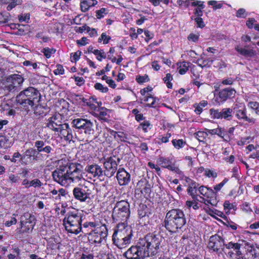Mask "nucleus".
<instances>
[{"label":"nucleus","instance_id":"36","mask_svg":"<svg viewBox=\"0 0 259 259\" xmlns=\"http://www.w3.org/2000/svg\"><path fill=\"white\" fill-rule=\"evenodd\" d=\"M172 144L176 148L179 149L180 148L184 147L186 144V142L182 139H179L178 140L175 139L172 141Z\"/></svg>","mask_w":259,"mask_h":259},{"label":"nucleus","instance_id":"52","mask_svg":"<svg viewBox=\"0 0 259 259\" xmlns=\"http://www.w3.org/2000/svg\"><path fill=\"white\" fill-rule=\"evenodd\" d=\"M224 207L225 210L229 211L232 209H235L236 206L233 204L230 203L229 201H225L224 203Z\"/></svg>","mask_w":259,"mask_h":259},{"label":"nucleus","instance_id":"7","mask_svg":"<svg viewBox=\"0 0 259 259\" xmlns=\"http://www.w3.org/2000/svg\"><path fill=\"white\" fill-rule=\"evenodd\" d=\"M130 215V204L125 200L117 202L112 211V217L115 221H125Z\"/></svg>","mask_w":259,"mask_h":259},{"label":"nucleus","instance_id":"34","mask_svg":"<svg viewBox=\"0 0 259 259\" xmlns=\"http://www.w3.org/2000/svg\"><path fill=\"white\" fill-rule=\"evenodd\" d=\"M208 134L206 132L199 131L196 133V138L203 143H205V140Z\"/></svg>","mask_w":259,"mask_h":259},{"label":"nucleus","instance_id":"11","mask_svg":"<svg viewBox=\"0 0 259 259\" xmlns=\"http://www.w3.org/2000/svg\"><path fill=\"white\" fill-rule=\"evenodd\" d=\"M91 191L86 185H79L73 190V194L74 198L81 202H84L90 198Z\"/></svg>","mask_w":259,"mask_h":259},{"label":"nucleus","instance_id":"47","mask_svg":"<svg viewBox=\"0 0 259 259\" xmlns=\"http://www.w3.org/2000/svg\"><path fill=\"white\" fill-rule=\"evenodd\" d=\"M95 89L101 91L102 93H107L108 91V89L107 87H103L100 83H96L94 85Z\"/></svg>","mask_w":259,"mask_h":259},{"label":"nucleus","instance_id":"18","mask_svg":"<svg viewBox=\"0 0 259 259\" xmlns=\"http://www.w3.org/2000/svg\"><path fill=\"white\" fill-rule=\"evenodd\" d=\"M235 93V90L232 88L224 89L219 92L215 100L219 103H223L228 99L233 97Z\"/></svg>","mask_w":259,"mask_h":259},{"label":"nucleus","instance_id":"60","mask_svg":"<svg viewBox=\"0 0 259 259\" xmlns=\"http://www.w3.org/2000/svg\"><path fill=\"white\" fill-rule=\"evenodd\" d=\"M20 178L13 174H11L9 177V180L12 183H17L19 181Z\"/></svg>","mask_w":259,"mask_h":259},{"label":"nucleus","instance_id":"3","mask_svg":"<svg viewBox=\"0 0 259 259\" xmlns=\"http://www.w3.org/2000/svg\"><path fill=\"white\" fill-rule=\"evenodd\" d=\"M65 229L69 233L77 234L82 232L85 233V230L81 228L82 215L78 210L69 212L63 219Z\"/></svg>","mask_w":259,"mask_h":259},{"label":"nucleus","instance_id":"40","mask_svg":"<svg viewBox=\"0 0 259 259\" xmlns=\"http://www.w3.org/2000/svg\"><path fill=\"white\" fill-rule=\"evenodd\" d=\"M172 80V75L170 73H167L166 76L163 78L165 83H166V86L168 88H172V83L170 81Z\"/></svg>","mask_w":259,"mask_h":259},{"label":"nucleus","instance_id":"27","mask_svg":"<svg viewBox=\"0 0 259 259\" xmlns=\"http://www.w3.org/2000/svg\"><path fill=\"white\" fill-rule=\"evenodd\" d=\"M137 186H139V188H137V190H140V192L145 196L150 194L151 192V186L148 183H145L143 181L139 182Z\"/></svg>","mask_w":259,"mask_h":259},{"label":"nucleus","instance_id":"19","mask_svg":"<svg viewBox=\"0 0 259 259\" xmlns=\"http://www.w3.org/2000/svg\"><path fill=\"white\" fill-rule=\"evenodd\" d=\"M243 243L246 246H249V243L243 240H239L238 242L235 243L232 241L226 242L224 244V246L228 249H233L235 251V254H240L242 253L240 250L242 246L243 245Z\"/></svg>","mask_w":259,"mask_h":259},{"label":"nucleus","instance_id":"16","mask_svg":"<svg viewBox=\"0 0 259 259\" xmlns=\"http://www.w3.org/2000/svg\"><path fill=\"white\" fill-rule=\"evenodd\" d=\"M25 93L27 95L28 99V105L30 107H33L36 103L38 102L40 98L39 92L32 87H29L25 90Z\"/></svg>","mask_w":259,"mask_h":259},{"label":"nucleus","instance_id":"51","mask_svg":"<svg viewBox=\"0 0 259 259\" xmlns=\"http://www.w3.org/2000/svg\"><path fill=\"white\" fill-rule=\"evenodd\" d=\"M53 72L56 75H62L64 74V70L61 65L57 64L56 65V69H55Z\"/></svg>","mask_w":259,"mask_h":259},{"label":"nucleus","instance_id":"9","mask_svg":"<svg viewBox=\"0 0 259 259\" xmlns=\"http://www.w3.org/2000/svg\"><path fill=\"white\" fill-rule=\"evenodd\" d=\"M120 162V159L115 156L110 157L105 160L103 162L105 170L104 175L111 178L112 177L117 169L118 163Z\"/></svg>","mask_w":259,"mask_h":259},{"label":"nucleus","instance_id":"28","mask_svg":"<svg viewBox=\"0 0 259 259\" xmlns=\"http://www.w3.org/2000/svg\"><path fill=\"white\" fill-rule=\"evenodd\" d=\"M97 3L96 0H83L80 3V9L82 12H85L90 7L95 6Z\"/></svg>","mask_w":259,"mask_h":259},{"label":"nucleus","instance_id":"56","mask_svg":"<svg viewBox=\"0 0 259 259\" xmlns=\"http://www.w3.org/2000/svg\"><path fill=\"white\" fill-rule=\"evenodd\" d=\"M194 20L196 22L198 27L203 28L205 26L203 19L201 17H197L194 19Z\"/></svg>","mask_w":259,"mask_h":259},{"label":"nucleus","instance_id":"33","mask_svg":"<svg viewBox=\"0 0 259 259\" xmlns=\"http://www.w3.org/2000/svg\"><path fill=\"white\" fill-rule=\"evenodd\" d=\"M188 63L185 61L178 63L179 65V72L180 74H184L188 70Z\"/></svg>","mask_w":259,"mask_h":259},{"label":"nucleus","instance_id":"23","mask_svg":"<svg viewBox=\"0 0 259 259\" xmlns=\"http://www.w3.org/2000/svg\"><path fill=\"white\" fill-rule=\"evenodd\" d=\"M58 132L60 133V136L61 138L63 137L66 141L70 142L72 140V132L68 123H64L58 129Z\"/></svg>","mask_w":259,"mask_h":259},{"label":"nucleus","instance_id":"17","mask_svg":"<svg viewBox=\"0 0 259 259\" xmlns=\"http://www.w3.org/2000/svg\"><path fill=\"white\" fill-rule=\"evenodd\" d=\"M60 114H55L48 120L47 126L54 132H58V129L64 124L61 121Z\"/></svg>","mask_w":259,"mask_h":259},{"label":"nucleus","instance_id":"20","mask_svg":"<svg viewBox=\"0 0 259 259\" xmlns=\"http://www.w3.org/2000/svg\"><path fill=\"white\" fill-rule=\"evenodd\" d=\"M235 49L240 55L245 58H252L256 55V52L251 49L249 46H245L244 47H242L238 45L235 47Z\"/></svg>","mask_w":259,"mask_h":259},{"label":"nucleus","instance_id":"35","mask_svg":"<svg viewBox=\"0 0 259 259\" xmlns=\"http://www.w3.org/2000/svg\"><path fill=\"white\" fill-rule=\"evenodd\" d=\"M93 53L97 56V59L99 61H101L102 59H105L106 56L103 50H94Z\"/></svg>","mask_w":259,"mask_h":259},{"label":"nucleus","instance_id":"22","mask_svg":"<svg viewBox=\"0 0 259 259\" xmlns=\"http://www.w3.org/2000/svg\"><path fill=\"white\" fill-rule=\"evenodd\" d=\"M85 170L93 177H101L104 176V171L102 168L96 163L87 165Z\"/></svg>","mask_w":259,"mask_h":259},{"label":"nucleus","instance_id":"4","mask_svg":"<svg viewBox=\"0 0 259 259\" xmlns=\"http://www.w3.org/2000/svg\"><path fill=\"white\" fill-rule=\"evenodd\" d=\"M46 141L37 140L34 143V146L36 150L33 148H29L26 150L24 155L21 156V160L25 164H27L28 160L25 161L26 158L35 160V154L37 153H44L48 154H52L54 152L55 146L54 144L48 145Z\"/></svg>","mask_w":259,"mask_h":259},{"label":"nucleus","instance_id":"31","mask_svg":"<svg viewBox=\"0 0 259 259\" xmlns=\"http://www.w3.org/2000/svg\"><path fill=\"white\" fill-rule=\"evenodd\" d=\"M233 110L231 108H224L221 110V118L230 120L232 118Z\"/></svg>","mask_w":259,"mask_h":259},{"label":"nucleus","instance_id":"12","mask_svg":"<svg viewBox=\"0 0 259 259\" xmlns=\"http://www.w3.org/2000/svg\"><path fill=\"white\" fill-rule=\"evenodd\" d=\"M157 162L159 165H161L162 167L167 168L168 169L179 175L180 178H183L184 177L183 171H182L178 166L173 163L169 158L160 157L157 159Z\"/></svg>","mask_w":259,"mask_h":259},{"label":"nucleus","instance_id":"49","mask_svg":"<svg viewBox=\"0 0 259 259\" xmlns=\"http://www.w3.org/2000/svg\"><path fill=\"white\" fill-rule=\"evenodd\" d=\"M186 205L188 208L192 207L195 210L198 209L199 208L198 203L195 201H187L186 202Z\"/></svg>","mask_w":259,"mask_h":259},{"label":"nucleus","instance_id":"5","mask_svg":"<svg viewBox=\"0 0 259 259\" xmlns=\"http://www.w3.org/2000/svg\"><path fill=\"white\" fill-rule=\"evenodd\" d=\"M25 79L22 75L13 74L8 76L0 90H3V94L7 95L11 93L18 92L22 89V84Z\"/></svg>","mask_w":259,"mask_h":259},{"label":"nucleus","instance_id":"59","mask_svg":"<svg viewBox=\"0 0 259 259\" xmlns=\"http://www.w3.org/2000/svg\"><path fill=\"white\" fill-rule=\"evenodd\" d=\"M177 4L181 7H188L190 4V1L189 0H178Z\"/></svg>","mask_w":259,"mask_h":259},{"label":"nucleus","instance_id":"44","mask_svg":"<svg viewBox=\"0 0 259 259\" xmlns=\"http://www.w3.org/2000/svg\"><path fill=\"white\" fill-rule=\"evenodd\" d=\"M151 124L149 121L145 120L141 122L140 124L139 127H141L144 132H148V128H150Z\"/></svg>","mask_w":259,"mask_h":259},{"label":"nucleus","instance_id":"32","mask_svg":"<svg viewBox=\"0 0 259 259\" xmlns=\"http://www.w3.org/2000/svg\"><path fill=\"white\" fill-rule=\"evenodd\" d=\"M207 105L206 101H201L199 103L195 104L193 106L195 108V112L197 114H200L202 112V107H205Z\"/></svg>","mask_w":259,"mask_h":259},{"label":"nucleus","instance_id":"8","mask_svg":"<svg viewBox=\"0 0 259 259\" xmlns=\"http://www.w3.org/2000/svg\"><path fill=\"white\" fill-rule=\"evenodd\" d=\"M147 251L145 248H143L141 245H140L138 241L136 245L132 246L128 248L124 253L123 256L126 259H145L150 256Z\"/></svg>","mask_w":259,"mask_h":259},{"label":"nucleus","instance_id":"30","mask_svg":"<svg viewBox=\"0 0 259 259\" xmlns=\"http://www.w3.org/2000/svg\"><path fill=\"white\" fill-rule=\"evenodd\" d=\"M236 116L238 119H242L248 122H251L252 120L247 117L245 109H239L236 111Z\"/></svg>","mask_w":259,"mask_h":259},{"label":"nucleus","instance_id":"29","mask_svg":"<svg viewBox=\"0 0 259 259\" xmlns=\"http://www.w3.org/2000/svg\"><path fill=\"white\" fill-rule=\"evenodd\" d=\"M250 249H248V252L251 253L254 258H259V245L257 244H250L248 246Z\"/></svg>","mask_w":259,"mask_h":259},{"label":"nucleus","instance_id":"62","mask_svg":"<svg viewBox=\"0 0 259 259\" xmlns=\"http://www.w3.org/2000/svg\"><path fill=\"white\" fill-rule=\"evenodd\" d=\"M7 140L4 136H0V147L6 148L7 147Z\"/></svg>","mask_w":259,"mask_h":259},{"label":"nucleus","instance_id":"15","mask_svg":"<svg viewBox=\"0 0 259 259\" xmlns=\"http://www.w3.org/2000/svg\"><path fill=\"white\" fill-rule=\"evenodd\" d=\"M225 242L222 237L215 234L210 237L208 243V247L213 251L218 252L220 248L224 246Z\"/></svg>","mask_w":259,"mask_h":259},{"label":"nucleus","instance_id":"45","mask_svg":"<svg viewBox=\"0 0 259 259\" xmlns=\"http://www.w3.org/2000/svg\"><path fill=\"white\" fill-rule=\"evenodd\" d=\"M208 4L213 7V9L216 10L217 9H221L223 7L222 3H218L215 1H208Z\"/></svg>","mask_w":259,"mask_h":259},{"label":"nucleus","instance_id":"26","mask_svg":"<svg viewBox=\"0 0 259 259\" xmlns=\"http://www.w3.org/2000/svg\"><path fill=\"white\" fill-rule=\"evenodd\" d=\"M199 192L202 195L208 198H213L217 196V193L211 188L202 186L199 188Z\"/></svg>","mask_w":259,"mask_h":259},{"label":"nucleus","instance_id":"24","mask_svg":"<svg viewBox=\"0 0 259 259\" xmlns=\"http://www.w3.org/2000/svg\"><path fill=\"white\" fill-rule=\"evenodd\" d=\"M132 238L123 237L121 238H112L113 242L119 248H123L131 242Z\"/></svg>","mask_w":259,"mask_h":259},{"label":"nucleus","instance_id":"54","mask_svg":"<svg viewBox=\"0 0 259 259\" xmlns=\"http://www.w3.org/2000/svg\"><path fill=\"white\" fill-rule=\"evenodd\" d=\"M18 19L20 22H28L30 19V15L29 14H25L23 15H20L18 16Z\"/></svg>","mask_w":259,"mask_h":259},{"label":"nucleus","instance_id":"38","mask_svg":"<svg viewBox=\"0 0 259 259\" xmlns=\"http://www.w3.org/2000/svg\"><path fill=\"white\" fill-rule=\"evenodd\" d=\"M42 52L44 54V55L47 58H49L51 55L56 52V50L53 48H44Z\"/></svg>","mask_w":259,"mask_h":259},{"label":"nucleus","instance_id":"2","mask_svg":"<svg viewBox=\"0 0 259 259\" xmlns=\"http://www.w3.org/2000/svg\"><path fill=\"white\" fill-rule=\"evenodd\" d=\"M186 223L184 212L180 209H172L168 211L165 215L163 226L170 232H176Z\"/></svg>","mask_w":259,"mask_h":259},{"label":"nucleus","instance_id":"25","mask_svg":"<svg viewBox=\"0 0 259 259\" xmlns=\"http://www.w3.org/2000/svg\"><path fill=\"white\" fill-rule=\"evenodd\" d=\"M27 95L25 93V90L21 92L16 97V101L24 107L28 108L30 105H28V99L27 97Z\"/></svg>","mask_w":259,"mask_h":259},{"label":"nucleus","instance_id":"42","mask_svg":"<svg viewBox=\"0 0 259 259\" xmlns=\"http://www.w3.org/2000/svg\"><path fill=\"white\" fill-rule=\"evenodd\" d=\"M117 135H115V139L116 140H119L121 142H126L127 139V136L123 132H118V133H116Z\"/></svg>","mask_w":259,"mask_h":259},{"label":"nucleus","instance_id":"6","mask_svg":"<svg viewBox=\"0 0 259 259\" xmlns=\"http://www.w3.org/2000/svg\"><path fill=\"white\" fill-rule=\"evenodd\" d=\"M140 245L145 248L149 256L155 255L159 248L160 241L158 237L153 234H148L144 238H140L139 240Z\"/></svg>","mask_w":259,"mask_h":259},{"label":"nucleus","instance_id":"64","mask_svg":"<svg viewBox=\"0 0 259 259\" xmlns=\"http://www.w3.org/2000/svg\"><path fill=\"white\" fill-rule=\"evenodd\" d=\"M221 138L224 139L225 141H229L232 137L227 133V131H226L224 128V133L222 135Z\"/></svg>","mask_w":259,"mask_h":259},{"label":"nucleus","instance_id":"43","mask_svg":"<svg viewBox=\"0 0 259 259\" xmlns=\"http://www.w3.org/2000/svg\"><path fill=\"white\" fill-rule=\"evenodd\" d=\"M29 184L30 187L32 186L34 188L41 187L43 183L38 179H35L30 181Z\"/></svg>","mask_w":259,"mask_h":259},{"label":"nucleus","instance_id":"57","mask_svg":"<svg viewBox=\"0 0 259 259\" xmlns=\"http://www.w3.org/2000/svg\"><path fill=\"white\" fill-rule=\"evenodd\" d=\"M149 80L148 75L139 76L136 78L137 81L139 83H143Z\"/></svg>","mask_w":259,"mask_h":259},{"label":"nucleus","instance_id":"14","mask_svg":"<svg viewBox=\"0 0 259 259\" xmlns=\"http://www.w3.org/2000/svg\"><path fill=\"white\" fill-rule=\"evenodd\" d=\"M34 219V216L28 212L25 213L21 216L20 226L22 233L26 232L30 229L31 230L33 229L34 224H32V222Z\"/></svg>","mask_w":259,"mask_h":259},{"label":"nucleus","instance_id":"39","mask_svg":"<svg viewBox=\"0 0 259 259\" xmlns=\"http://www.w3.org/2000/svg\"><path fill=\"white\" fill-rule=\"evenodd\" d=\"M209 112L213 119L221 118V111H219V110L218 109H210L209 110Z\"/></svg>","mask_w":259,"mask_h":259},{"label":"nucleus","instance_id":"48","mask_svg":"<svg viewBox=\"0 0 259 259\" xmlns=\"http://www.w3.org/2000/svg\"><path fill=\"white\" fill-rule=\"evenodd\" d=\"M236 17L238 18H246L247 16V13L243 8L239 9L236 13Z\"/></svg>","mask_w":259,"mask_h":259},{"label":"nucleus","instance_id":"46","mask_svg":"<svg viewBox=\"0 0 259 259\" xmlns=\"http://www.w3.org/2000/svg\"><path fill=\"white\" fill-rule=\"evenodd\" d=\"M44 113V107L40 105H36L34 109V114L40 116Z\"/></svg>","mask_w":259,"mask_h":259},{"label":"nucleus","instance_id":"63","mask_svg":"<svg viewBox=\"0 0 259 259\" xmlns=\"http://www.w3.org/2000/svg\"><path fill=\"white\" fill-rule=\"evenodd\" d=\"M213 135H217L219 137H221L222 135L224 133V128H217L215 129H212V131Z\"/></svg>","mask_w":259,"mask_h":259},{"label":"nucleus","instance_id":"21","mask_svg":"<svg viewBox=\"0 0 259 259\" xmlns=\"http://www.w3.org/2000/svg\"><path fill=\"white\" fill-rule=\"evenodd\" d=\"M116 178L120 186L126 185L131 180V175L123 168H120L117 171Z\"/></svg>","mask_w":259,"mask_h":259},{"label":"nucleus","instance_id":"10","mask_svg":"<svg viewBox=\"0 0 259 259\" xmlns=\"http://www.w3.org/2000/svg\"><path fill=\"white\" fill-rule=\"evenodd\" d=\"M73 126L76 128L83 131L84 133L91 136L94 133L93 123L89 120L84 118H75L72 121Z\"/></svg>","mask_w":259,"mask_h":259},{"label":"nucleus","instance_id":"58","mask_svg":"<svg viewBox=\"0 0 259 259\" xmlns=\"http://www.w3.org/2000/svg\"><path fill=\"white\" fill-rule=\"evenodd\" d=\"M150 99H152V102L151 103L147 104H146V106L147 107H155V106L154 105L155 103L156 98H153V97H152L151 96H148V97H147L145 98V101L149 102Z\"/></svg>","mask_w":259,"mask_h":259},{"label":"nucleus","instance_id":"61","mask_svg":"<svg viewBox=\"0 0 259 259\" xmlns=\"http://www.w3.org/2000/svg\"><path fill=\"white\" fill-rule=\"evenodd\" d=\"M199 38V35L195 34L193 33H190L188 36V39L190 41L193 42H196L198 41Z\"/></svg>","mask_w":259,"mask_h":259},{"label":"nucleus","instance_id":"1","mask_svg":"<svg viewBox=\"0 0 259 259\" xmlns=\"http://www.w3.org/2000/svg\"><path fill=\"white\" fill-rule=\"evenodd\" d=\"M59 166L53 172V180L63 186L84 180L82 175V166L79 163L59 160Z\"/></svg>","mask_w":259,"mask_h":259},{"label":"nucleus","instance_id":"50","mask_svg":"<svg viewBox=\"0 0 259 259\" xmlns=\"http://www.w3.org/2000/svg\"><path fill=\"white\" fill-rule=\"evenodd\" d=\"M90 29V27L87 26L86 25H84L82 26V27H77L76 26L74 27V30L75 32L78 33H82L85 30H87V31H89Z\"/></svg>","mask_w":259,"mask_h":259},{"label":"nucleus","instance_id":"13","mask_svg":"<svg viewBox=\"0 0 259 259\" xmlns=\"http://www.w3.org/2000/svg\"><path fill=\"white\" fill-rule=\"evenodd\" d=\"M133 230L130 226L125 225L124 223H119L117 229L114 231L112 238H121L123 237L132 238Z\"/></svg>","mask_w":259,"mask_h":259},{"label":"nucleus","instance_id":"53","mask_svg":"<svg viewBox=\"0 0 259 259\" xmlns=\"http://www.w3.org/2000/svg\"><path fill=\"white\" fill-rule=\"evenodd\" d=\"M228 180L226 178L221 183L215 185L214 187V190L215 191V192H216L217 193V192L220 191L222 189V188L228 182Z\"/></svg>","mask_w":259,"mask_h":259},{"label":"nucleus","instance_id":"55","mask_svg":"<svg viewBox=\"0 0 259 259\" xmlns=\"http://www.w3.org/2000/svg\"><path fill=\"white\" fill-rule=\"evenodd\" d=\"M106 9L105 8H101L99 10L96 11V17L98 19H101L104 17V14H106Z\"/></svg>","mask_w":259,"mask_h":259},{"label":"nucleus","instance_id":"37","mask_svg":"<svg viewBox=\"0 0 259 259\" xmlns=\"http://www.w3.org/2000/svg\"><path fill=\"white\" fill-rule=\"evenodd\" d=\"M7 3H9L7 7L8 11H11L15 8L20 2L19 0H6Z\"/></svg>","mask_w":259,"mask_h":259},{"label":"nucleus","instance_id":"41","mask_svg":"<svg viewBox=\"0 0 259 259\" xmlns=\"http://www.w3.org/2000/svg\"><path fill=\"white\" fill-rule=\"evenodd\" d=\"M110 39L111 37L109 35H107L105 33L103 32L102 33L101 37L99 38L98 42H100L103 40L104 44H107Z\"/></svg>","mask_w":259,"mask_h":259}]
</instances>
